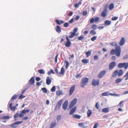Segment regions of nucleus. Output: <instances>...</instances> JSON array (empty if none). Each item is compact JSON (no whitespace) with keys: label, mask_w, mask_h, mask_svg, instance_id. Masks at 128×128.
<instances>
[{"label":"nucleus","mask_w":128,"mask_h":128,"mask_svg":"<svg viewBox=\"0 0 128 128\" xmlns=\"http://www.w3.org/2000/svg\"><path fill=\"white\" fill-rule=\"evenodd\" d=\"M121 52L120 47L119 46H117L116 47L114 50L112 49L111 50L110 52V55H112L115 54L117 56L120 57V55Z\"/></svg>","instance_id":"nucleus-1"},{"label":"nucleus","mask_w":128,"mask_h":128,"mask_svg":"<svg viewBox=\"0 0 128 128\" xmlns=\"http://www.w3.org/2000/svg\"><path fill=\"white\" fill-rule=\"evenodd\" d=\"M89 79L88 78H84L82 80L80 83V86L82 87H84L88 82Z\"/></svg>","instance_id":"nucleus-2"},{"label":"nucleus","mask_w":128,"mask_h":128,"mask_svg":"<svg viewBox=\"0 0 128 128\" xmlns=\"http://www.w3.org/2000/svg\"><path fill=\"white\" fill-rule=\"evenodd\" d=\"M124 67L125 69H126L128 67V63H120L118 65V68H122Z\"/></svg>","instance_id":"nucleus-3"},{"label":"nucleus","mask_w":128,"mask_h":128,"mask_svg":"<svg viewBox=\"0 0 128 128\" xmlns=\"http://www.w3.org/2000/svg\"><path fill=\"white\" fill-rule=\"evenodd\" d=\"M55 71L58 74H59L60 75L64 74L65 72L64 69L63 67H62L61 69L60 72H58V68H57L56 67L55 68Z\"/></svg>","instance_id":"nucleus-4"},{"label":"nucleus","mask_w":128,"mask_h":128,"mask_svg":"<svg viewBox=\"0 0 128 128\" xmlns=\"http://www.w3.org/2000/svg\"><path fill=\"white\" fill-rule=\"evenodd\" d=\"M62 100L61 99L58 102L57 104H56V106L55 108V110H57L60 108L62 104Z\"/></svg>","instance_id":"nucleus-5"},{"label":"nucleus","mask_w":128,"mask_h":128,"mask_svg":"<svg viewBox=\"0 0 128 128\" xmlns=\"http://www.w3.org/2000/svg\"><path fill=\"white\" fill-rule=\"evenodd\" d=\"M99 80L93 79L92 81V84L94 86H98L99 84Z\"/></svg>","instance_id":"nucleus-6"},{"label":"nucleus","mask_w":128,"mask_h":128,"mask_svg":"<svg viewBox=\"0 0 128 128\" xmlns=\"http://www.w3.org/2000/svg\"><path fill=\"white\" fill-rule=\"evenodd\" d=\"M22 122V121L16 122L10 125V126L12 128H16L18 126L17 125V124H20Z\"/></svg>","instance_id":"nucleus-7"},{"label":"nucleus","mask_w":128,"mask_h":128,"mask_svg":"<svg viewBox=\"0 0 128 128\" xmlns=\"http://www.w3.org/2000/svg\"><path fill=\"white\" fill-rule=\"evenodd\" d=\"M106 73V71L105 70L102 71L98 74L97 75L98 77L99 78H100L103 77Z\"/></svg>","instance_id":"nucleus-8"},{"label":"nucleus","mask_w":128,"mask_h":128,"mask_svg":"<svg viewBox=\"0 0 128 128\" xmlns=\"http://www.w3.org/2000/svg\"><path fill=\"white\" fill-rule=\"evenodd\" d=\"M77 100L76 98H74L72 101L69 105V108H72L76 104Z\"/></svg>","instance_id":"nucleus-9"},{"label":"nucleus","mask_w":128,"mask_h":128,"mask_svg":"<svg viewBox=\"0 0 128 128\" xmlns=\"http://www.w3.org/2000/svg\"><path fill=\"white\" fill-rule=\"evenodd\" d=\"M100 19V18L98 17H96L94 18H92L90 20V23L92 24L94 22H97Z\"/></svg>","instance_id":"nucleus-10"},{"label":"nucleus","mask_w":128,"mask_h":128,"mask_svg":"<svg viewBox=\"0 0 128 128\" xmlns=\"http://www.w3.org/2000/svg\"><path fill=\"white\" fill-rule=\"evenodd\" d=\"M66 38L67 40V41L65 44V46L66 47H69L70 46L71 43L68 36H66Z\"/></svg>","instance_id":"nucleus-11"},{"label":"nucleus","mask_w":128,"mask_h":128,"mask_svg":"<svg viewBox=\"0 0 128 128\" xmlns=\"http://www.w3.org/2000/svg\"><path fill=\"white\" fill-rule=\"evenodd\" d=\"M12 103H11L10 104L9 106L11 110L15 111L17 109L16 107L18 106V104H16L15 106L13 107H12Z\"/></svg>","instance_id":"nucleus-12"},{"label":"nucleus","mask_w":128,"mask_h":128,"mask_svg":"<svg viewBox=\"0 0 128 128\" xmlns=\"http://www.w3.org/2000/svg\"><path fill=\"white\" fill-rule=\"evenodd\" d=\"M116 65V62H111L109 66V70H111Z\"/></svg>","instance_id":"nucleus-13"},{"label":"nucleus","mask_w":128,"mask_h":128,"mask_svg":"<svg viewBox=\"0 0 128 128\" xmlns=\"http://www.w3.org/2000/svg\"><path fill=\"white\" fill-rule=\"evenodd\" d=\"M75 87V86L74 85L70 88L69 91V95L71 96L73 93Z\"/></svg>","instance_id":"nucleus-14"},{"label":"nucleus","mask_w":128,"mask_h":128,"mask_svg":"<svg viewBox=\"0 0 128 128\" xmlns=\"http://www.w3.org/2000/svg\"><path fill=\"white\" fill-rule=\"evenodd\" d=\"M68 105V102L67 100H66L64 102L62 105V108L64 110L66 109Z\"/></svg>","instance_id":"nucleus-15"},{"label":"nucleus","mask_w":128,"mask_h":128,"mask_svg":"<svg viewBox=\"0 0 128 128\" xmlns=\"http://www.w3.org/2000/svg\"><path fill=\"white\" fill-rule=\"evenodd\" d=\"M125 42V38H122L119 43V45L120 46H122L124 44Z\"/></svg>","instance_id":"nucleus-16"},{"label":"nucleus","mask_w":128,"mask_h":128,"mask_svg":"<svg viewBox=\"0 0 128 128\" xmlns=\"http://www.w3.org/2000/svg\"><path fill=\"white\" fill-rule=\"evenodd\" d=\"M51 79V78L48 76L47 77L46 79V83L47 84L49 85L52 82Z\"/></svg>","instance_id":"nucleus-17"},{"label":"nucleus","mask_w":128,"mask_h":128,"mask_svg":"<svg viewBox=\"0 0 128 128\" xmlns=\"http://www.w3.org/2000/svg\"><path fill=\"white\" fill-rule=\"evenodd\" d=\"M107 13V10L106 9H104L102 12L101 16L102 17H105L106 16Z\"/></svg>","instance_id":"nucleus-18"},{"label":"nucleus","mask_w":128,"mask_h":128,"mask_svg":"<svg viewBox=\"0 0 128 128\" xmlns=\"http://www.w3.org/2000/svg\"><path fill=\"white\" fill-rule=\"evenodd\" d=\"M76 110V107H74V108H72L70 110V114L72 115L75 112Z\"/></svg>","instance_id":"nucleus-19"},{"label":"nucleus","mask_w":128,"mask_h":128,"mask_svg":"<svg viewBox=\"0 0 128 128\" xmlns=\"http://www.w3.org/2000/svg\"><path fill=\"white\" fill-rule=\"evenodd\" d=\"M29 82L30 84L31 85H34V84L35 81L34 78L32 77L29 80Z\"/></svg>","instance_id":"nucleus-20"},{"label":"nucleus","mask_w":128,"mask_h":128,"mask_svg":"<svg viewBox=\"0 0 128 128\" xmlns=\"http://www.w3.org/2000/svg\"><path fill=\"white\" fill-rule=\"evenodd\" d=\"M57 123L55 121L51 123L49 128H53L56 126Z\"/></svg>","instance_id":"nucleus-21"},{"label":"nucleus","mask_w":128,"mask_h":128,"mask_svg":"<svg viewBox=\"0 0 128 128\" xmlns=\"http://www.w3.org/2000/svg\"><path fill=\"white\" fill-rule=\"evenodd\" d=\"M111 20L109 21L108 20H106L105 21L104 24L105 26H109L111 24Z\"/></svg>","instance_id":"nucleus-22"},{"label":"nucleus","mask_w":128,"mask_h":128,"mask_svg":"<svg viewBox=\"0 0 128 128\" xmlns=\"http://www.w3.org/2000/svg\"><path fill=\"white\" fill-rule=\"evenodd\" d=\"M92 114V111L90 110H88L87 112V116L89 117L91 116Z\"/></svg>","instance_id":"nucleus-23"},{"label":"nucleus","mask_w":128,"mask_h":128,"mask_svg":"<svg viewBox=\"0 0 128 128\" xmlns=\"http://www.w3.org/2000/svg\"><path fill=\"white\" fill-rule=\"evenodd\" d=\"M56 32L58 33H60L61 32V28L60 26H57L56 28Z\"/></svg>","instance_id":"nucleus-24"},{"label":"nucleus","mask_w":128,"mask_h":128,"mask_svg":"<svg viewBox=\"0 0 128 128\" xmlns=\"http://www.w3.org/2000/svg\"><path fill=\"white\" fill-rule=\"evenodd\" d=\"M118 70H117L114 71L112 73V76L113 77H116L118 74Z\"/></svg>","instance_id":"nucleus-25"},{"label":"nucleus","mask_w":128,"mask_h":128,"mask_svg":"<svg viewBox=\"0 0 128 128\" xmlns=\"http://www.w3.org/2000/svg\"><path fill=\"white\" fill-rule=\"evenodd\" d=\"M56 24L58 25H60L61 24H63L64 22L62 20H56Z\"/></svg>","instance_id":"nucleus-26"},{"label":"nucleus","mask_w":128,"mask_h":128,"mask_svg":"<svg viewBox=\"0 0 128 128\" xmlns=\"http://www.w3.org/2000/svg\"><path fill=\"white\" fill-rule=\"evenodd\" d=\"M123 74V72L122 69L120 70L119 71H118V76H122Z\"/></svg>","instance_id":"nucleus-27"},{"label":"nucleus","mask_w":128,"mask_h":128,"mask_svg":"<svg viewBox=\"0 0 128 128\" xmlns=\"http://www.w3.org/2000/svg\"><path fill=\"white\" fill-rule=\"evenodd\" d=\"M56 94L57 96L62 95L63 93L62 92L61 90H58L56 92Z\"/></svg>","instance_id":"nucleus-28"},{"label":"nucleus","mask_w":128,"mask_h":128,"mask_svg":"<svg viewBox=\"0 0 128 128\" xmlns=\"http://www.w3.org/2000/svg\"><path fill=\"white\" fill-rule=\"evenodd\" d=\"M10 118L9 116H4L0 118V119L2 120L8 119Z\"/></svg>","instance_id":"nucleus-29"},{"label":"nucleus","mask_w":128,"mask_h":128,"mask_svg":"<svg viewBox=\"0 0 128 128\" xmlns=\"http://www.w3.org/2000/svg\"><path fill=\"white\" fill-rule=\"evenodd\" d=\"M72 116L74 118H76L77 119H80L81 118V116H80L75 114H73L72 115Z\"/></svg>","instance_id":"nucleus-30"},{"label":"nucleus","mask_w":128,"mask_h":128,"mask_svg":"<svg viewBox=\"0 0 128 128\" xmlns=\"http://www.w3.org/2000/svg\"><path fill=\"white\" fill-rule=\"evenodd\" d=\"M114 6L113 3L110 4L109 6V8L110 10H112L114 8Z\"/></svg>","instance_id":"nucleus-31"},{"label":"nucleus","mask_w":128,"mask_h":128,"mask_svg":"<svg viewBox=\"0 0 128 128\" xmlns=\"http://www.w3.org/2000/svg\"><path fill=\"white\" fill-rule=\"evenodd\" d=\"M82 62L84 64H87L88 63L89 60L88 59H84L82 60Z\"/></svg>","instance_id":"nucleus-32"},{"label":"nucleus","mask_w":128,"mask_h":128,"mask_svg":"<svg viewBox=\"0 0 128 128\" xmlns=\"http://www.w3.org/2000/svg\"><path fill=\"white\" fill-rule=\"evenodd\" d=\"M102 112H104L107 113L109 111V108H104L102 109Z\"/></svg>","instance_id":"nucleus-33"},{"label":"nucleus","mask_w":128,"mask_h":128,"mask_svg":"<svg viewBox=\"0 0 128 128\" xmlns=\"http://www.w3.org/2000/svg\"><path fill=\"white\" fill-rule=\"evenodd\" d=\"M38 72L40 74H43L45 73V72L42 69L39 70H38Z\"/></svg>","instance_id":"nucleus-34"},{"label":"nucleus","mask_w":128,"mask_h":128,"mask_svg":"<svg viewBox=\"0 0 128 128\" xmlns=\"http://www.w3.org/2000/svg\"><path fill=\"white\" fill-rule=\"evenodd\" d=\"M91 51H88L86 52V57H88L91 54Z\"/></svg>","instance_id":"nucleus-35"},{"label":"nucleus","mask_w":128,"mask_h":128,"mask_svg":"<svg viewBox=\"0 0 128 128\" xmlns=\"http://www.w3.org/2000/svg\"><path fill=\"white\" fill-rule=\"evenodd\" d=\"M79 126L83 127V128H85L86 127L84 125V124L83 122L80 123L78 124Z\"/></svg>","instance_id":"nucleus-36"},{"label":"nucleus","mask_w":128,"mask_h":128,"mask_svg":"<svg viewBox=\"0 0 128 128\" xmlns=\"http://www.w3.org/2000/svg\"><path fill=\"white\" fill-rule=\"evenodd\" d=\"M124 102L123 100H122L119 103V104L118 105V107H123V102Z\"/></svg>","instance_id":"nucleus-37"},{"label":"nucleus","mask_w":128,"mask_h":128,"mask_svg":"<svg viewBox=\"0 0 128 128\" xmlns=\"http://www.w3.org/2000/svg\"><path fill=\"white\" fill-rule=\"evenodd\" d=\"M18 96V95H17L16 94H14L12 97L11 99V100H13L14 99H16Z\"/></svg>","instance_id":"nucleus-38"},{"label":"nucleus","mask_w":128,"mask_h":128,"mask_svg":"<svg viewBox=\"0 0 128 128\" xmlns=\"http://www.w3.org/2000/svg\"><path fill=\"white\" fill-rule=\"evenodd\" d=\"M52 74H54V70L52 69L50 71H48L47 73V74L49 75H50Z\"/></svg>","instance_id":"nucleus-39"},{"label":"nucleus","mask_w":128,"mask_h":128,"mask_svg":"<svg viewBox=\"0 0 128 128\" xmlns=\"http://www.w3.org/2000/svg\"><path fill=\"white\" fill-rule=\"evenodd\" d=\"M76 34V33L73 32H71V34L69 36V38H73Z\"/></svg>","instance_id":"nucleus-40"},{"label":"nucleus","mask_w":128,"mask_h":128,"mask_svg":"<svg viewBox=\"0 0 128 128\" xmlns=\"http://www.w3.org/2000/svg\"><path fill=\"white\" fill-rule=\"evenodd\" d=\"M122 80V79L120 78H118L117 79L115 83L116 84H118Z\"/></svg>","instance_id":"nucleus-41"},{"label":"nucleus","mask_w":128,"mask_h":128,"mask_svg":"<svg viewBox=\"0 0 128 128\" xmlns=\"http://www.w3.org/2000/svg\"><path fill=\"white\" fill-rule=\"evenodd\" d=\"M64 63L66 64L65 66L66 68L67 69L69 66V63L66 60L64 61Z\"/></svg>","instance_id":"nucleus-42"},{"label":"nucleus","mask_w":128,"mask_h":128,"mask_svg":"<svg viewBox=\"0 0 128 128\" xmlns=\"http://www.w3.org/2000/svg\"><path fill=\"white\" fill-rule=\"evenodd\" d=\"M110 44L113 46H117L116 43L115 42H110Z\"/></svg>","instance_id":"nucleus-43"},{"label":"nucleus","mask_w":128,"mask_h":128,"mask_svg":"<svg viewBox=\"0 0 128 128\" xmlns=\"http://www.w3.org/2000/svg\"><path fill=\"white\" fill-rule=\"evenodd\" d=\"M97 26L95 24H93L91 28L93 30H95L97 28Z\"/></svg>","instance_id":"nucleus-44"},{"label":"nucleus","mask_w":128,"mask_h":128,"mask_svg":"<svg viewBox=\"0 0 128 128\" xmlns=\"http://www.w3.org/2000/svg\"><path fill=\"white\" fill-rule=\"evenodd\" d=\"M108 92H106L104 93H103L102 94V96H107L108 95Z\"/></svg>","instance_id":"nucleus-45"},{"label":"nucleus","mask_w":128,"mask_h":128,"mask_svg":"<svg viewBox=\"0 0 128 128\" xmlns=\"http://www.w3.org/2000/svg\"><path fill=\"white\" fill-rule=\"evenodd\" d=\"M42 90L44 93H46L47 92V90L46 88H42Z\"/></svg>","instance_id":"nucleus-46"},{"label":"nucleus","mask_w":128,"mask_h":128,"mask_svg":"<svg viewBox=\"0 0 128 128\" xmlns=\"http://www.w3.org/2000/svg\"><path fill=\"white\" fill-rule=\"evenodd\" d=\"M81 73H80L79 74L76 75V78L77 79H78L80 78L81 77Z\"/></svg>","instance_id":"nucleus-47"},{"label":"nucleus","mask_w":128,"mask_h":128,"mask_svg":"<svg viewBox=\"0 0 128 128\" xmlns=\"http://www.w3.org/2000/svg\"><path fill=\"white\" fill-rule=\"evenodd\" d=\"M56 90V86H54L51 89V91L52 92H53L55 91Z\"/></svg>","instance_id":"nucleus-48"},{"label":"nucleus","mask_w":128,"mask_h":128,"mask_svg":"<svg viewBox=\"0 0 128 128\" xmlns=\"http://www.w3.org/2000/svg\"><path fill=\"white\" fill-rule=\"evenodd\" d=\"M90 33L91 34L94 35L96 34V32L94 30H92L90 31Z\"/></svg>","instance_id":"nucleus-49"},{"label":"nucleus","mask_w":128,"mask_h":128,"mask_svg":"<svg viewBox=\"0 0 128 128\" xmlns=\"http://www.w3.org/2000/svg\"><path fill=\"white\" fill-rule=\"evenodd\" d=\"M95 106L96 108L98 109L100 107L99 103L98 102H97L96 104L95 105Z\"/></svg>","instance_id":"nucleus-50"},{"label":"nucleus","mask_w":128,"mask_h":128,"mask_svg":"<svg viewBox=\"0 0 128 128\" xmlns=\"http://www.w3.org/2000/svg\"><path fill=\"white\" fill-rule=\"evenodd\" d=\"M57 121H59L61 119V116L60 115H58L57 116Z\"/></svg>","instance_id":"nucleus-51"},{"label":"nucleus","mask_w":128,"mask_h":128,"mask_svg":"<svg viewBox=\"0 0 128 128\" xmlns=\"http://www.w3.org/2000/svg\"><path fill=\"white\" fill-rule=\"evenodd\" d=\"M118 18V17L114 16L112 17V20H117Z\"/></svg>","instance_id":"nucleus-52"},{"label":"nucleus","mask_w":128,"mask_h":128,"mask_svg":"<svg viewBox=\"0 0 128 128\" xmlns=\"http://www.w3.org/2000/svg\"><path fill=\"white\" fill-rule=\"evenodd\" d=\"M97 36H94L91 39V40L92 41H94L96 39Z\"/></svg>","instance_id":"nucleus-53"},{"label":"nucleus","mask_w":128,"mask_h":128,"mask_svg":"<svg viewBox=\"0 0 128 128\" xmlns=\"http://www.w3.org/2000/svg\"><path fill=\"white\" fill-rule=\"evenodd\" d=\"M25 97V96H24L22 94H21L20 96H19V98L20 99H22Z\"/></svg>","instance_id":"nucleus-54"},{"label":"nucleus","mask_w":128,"mask_h":128,"mask_svg":"<svg viewBox=\"0 0 128 128\" xmlns=\"http://www.w3.org/2000/svg\"><path fill=\"white\" fill-rule=\"evenodd\" d=\"M19 116L18 113L17 112L16 114H15L14 116V118H16L18 117Z\"/></svg>","instance_id":"nucleus-55"},{"label":"nucleus","mask_w":128,"mask_h":128,"mask_svg":"<svg viewBox=\"0 0 128 128\" xmlns=\"http://www.w3.org/2000/svg\"><path fill=\"white\" fill-rule=\"evenodd\" d=\"M69 25V24L68 22H66L65 23L64 25V26L65 27H67Z\"/></svg>","instance_id":"nucleus-56"},{"label":"nucleus","mask_w":128,"mask_h":128,"mask_svg":"<svg viewBox=\"0 0 128 128\" xmlns=\"http://www.w3.org/2000/svg\"><path fill=\"white\" fill-rule=\"evenodd\" d=\"M84 38V37L82 36H80L78 38V40H82Z\"/></svg>","instance_id":"nucleus-57"},{"label":"nucleus","mask_w":128,"mask_h":128,"mask_svg":"<svg viewBox=\"0 0 128 128\" xmlns=\"http://www.w3.org/2000/svg\"><path fill=\"white\" fill-rule=\"evenodd\" d=\"M98 125L99 124L98 123H95L93 128H97Z\"/></svg>","instance_id":"nucleus-58"},{"label":"nucleus","mask_w":128,"mask_h":128,"mask_svg":"<svg viewBox=\"0 0 128 128\" xmlns=\"http://www.w3.org/2000/svg\"><path fill=\"white\" fill-rule=\"evenodd\" d=\"M24 114L22 112V111L19 115L20 117H22L24 116Z\"/></svg>","instance_id":"nucleus-59"},{"label":"nucleus","mask_w":128,"mask_h":128,"mask_svg":"<svg viewBox=\"0 0 128 128\" xmlns=\"http://www.w3.org/2000/svg\"><path fill=\"white\" fill-rule=\"evenodd\" d=\"M42 81H41L40 82H37L36 84V86H40L41 85V84L42 83Z\"/></svg>","instance_id":"nucleus-60"},{"label":"nucleus","mask_w":128,"mask_h":128,"mask_svg":"<svg viewBox=\"0 0 128 128\" xmlns=\"http://www.w3.org/2000/svg\"><path fill=\"white\" fill-rule=\"evenodd\" d=\"M94 60H97L98 59V57L97 56L95 55L94 56Z\"/></svg>","instance_id":"nucleus-61"},{"label":"nucleus","mask_w":128,"mask_h":128,"mask_svg":"<svg viewBox=\"0 0 128 128\" xmlns=\"http://www.w3.org/2000/svg\"><path fill=\"white\" fill-rule=\"evenodd\" d=\"M87 14V12L86 11H84L83 12L82 15L84 16H86Z\"/></svg>","instance_id":"nucleus-62"},{"label":"nucleus","mask_w":128,"mask_h":128,"mask_svg":"<svg viewBox=\"0 0 128 128\" xmlns=\"http://www.w3.org/2000/svg\"><path fill=\"white\" fill-rule=\"evenodd\" d=\"M58 56V54H57L55 58V61L56 63L57 62V58Z\"/></svg>","instance_id":"nucleus-63"},{"label":"nucleus","mask_w":128,"mask_h":128,"mask_svg":"<svg viewBox=\"0 0 128 128\" xmlns=\"http://www.w3.org/2000/svg\"><path fill=\"white\" fill-rule=\"evenodd\" d=\"M78 31V28H74L73 30V32L76 33V32Z\"/></svg>","instance_id":"nucleus-64"}]
</instances>
